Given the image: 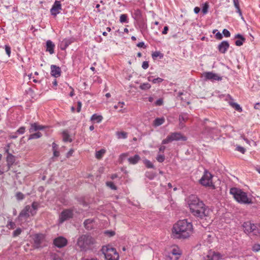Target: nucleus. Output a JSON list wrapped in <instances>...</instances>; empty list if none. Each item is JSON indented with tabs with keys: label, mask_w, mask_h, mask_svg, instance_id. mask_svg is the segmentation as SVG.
I'll use <instances>...</instances> for the list:
<instances>
[{
	"label": "nucleus",
	"mask_w": 260,
	"mask_h": 260,
	"mask_svg": "<svg viewBox=\"0 0 260 260\" xmlns=\"http://www.w3.org/2000/svg\"><path fill=\"white\" fill-rule=\"evenodd\" d=\"M202 77L204 78V80H210L212 82L214 81L221 80L222 77L219 76L217 74L214 73L212 72H205L202 74Z\"/></svg>",
	"instance_id": "nucleus-10"
},
{
	"label": "nucleus",
	"mask_w": 260,
	"mask_h": 260,
	"mask_svg": "<svg viewBox=\"0 0 260 260\" xmlns=\"http://www.w3.org/2000/svg\"><path fill=\"white\" fill-rule=\"evenodd\" d=\"M140 160V157L138 154H135L133 157H130L128 158V161L131 164H136Z\"/></svg>",
	"instance_id": "nucleus-26"
},
{
	"label": "nucleus",
	"mask_w": 260,
	"mask_h": 260,
	"mask_svg": "<svg viewBox=\"0 0 260 260\" xmlns=\"http://www.w3.org/2000/svg\"><path fill=\"white\" fill-rule=\"evenodd\" d=\"M215 37L217 40H221L222 39V35L220 32H217L215 34Z\"/></svg>",
	"instance_id": "nucleus-59"
},
{
	"label": "nucleus",
	"mask_w": 260,
	"mask_h": 260,
	"mask_svg": "<svg viewBox=\"0 0 260 260\" xmlns=\"http://www.w3.org/2000/svg\"><path fill=\"white\" fill-rule=\"evenodd\" d=\"M235 38L238 39V40L235 41V45L237 46H242L245 41V38L240 34L236 35Z\"/></svg>",
	"instance_id": "nucleus-21"
},
{
	"label": "nucleus",
	"mask_w": 260,
	"mask_h": 260,
	"mask_svg": "<svg viewBox=\"0 0 260 260\" xmlns=\"http://www.w3.org/2000/svg\"><path fill=\"white\" fill-rule=\"evenodd\" d=\"M67 240L62 237H58L53 241L54 244L58 248H62L67 244Z\"/></svg>",
	"instance_id": "nucleus-13"
},
{
	"label": "nucleus",
	"mask_w": 260,
	"mask_h": 260,
	"mask_svg": "<svg viewBox=\"0 0 260 260\" xmlns=\"http://www.w3.org/2000/svg\"><path fill=\"white\" fill-rule=\"evenodd\" d=\"M54 47L55 45L51 41L48 40L46 42V51L49 52L50 54L54 53Z\"/></svg>",
	"instance_id": "nucleus-22"
},
{
	"label": "nucleus",
	"mask_w": 260,
	"mask_h": 260,
	"mask_svg": "<svg viewBox=\"0 0 260 260\" xmlns=\"http://www.w3.org/2000/svg\"><path fill=\"white\" fill-rule=\"evenodd\" d=\"M207 260H220L223 258V255L219 252L210 251L207 255Z\"/></svg>",
	"instance_id": "nucleus-14"
},
{
	"label": "nucleus",
	"mask_w": 260,
	"mask_h": 260,
	"mask_svg": "<svg viewBox=\"0 0 260 260\" xmlns=\"http://www.w3.org/2000/svg\"><path fill=\"white\" fill-rule=\"evenodd\" d=\"M233 1L234 5L236 9V12L239 14V15L241 17V19L244 20V18L242 16V11L240 8L239 0H233Z\"/></svg>",
	"instance_id": "nucleus-25"
},
{
	"label": "nucleus",
	"mask_w": 260,
	"mask_h": 260,
	"mask_svg": "<svg viewBox=\"0 0 260 260\" xmlns=\"http://www.w3.org/2000/svg\"><path fill=\"white\" fill-rule=\"evenodd\" d=\"M82 107V103L80 101H78L77 102V112H80L81 111Z\"/></svg>",
	"instance_id": "nucleus-58"
},
{
	"label": "nucleus",
	"mask_w": 260,
	"mask_h": 260,
	"mask_svg": "<svg viewBox=\"0 0 260 260\" xmlns=\"http://www.w3.org/2000/svg\"><path fill=\"white\" fill-rule=\"evenodd\" d=\"M119 21L121 23H128L127 15L126 14H121L120 16Z\"/></svg>",
	"instance_id": "nucleus-37"
},
{
	"label": "nucleus",
	"mask_w": 260,
	"mask_h": 260,
	"mask_svg": "<svg viewBox=\"0 0 260 260\" xmlns=\"http://www.w3.org/2000/svg\"><path fill=\"white\" fill-rule=\"evenodd\" d=\"M25 127L24 126L20 127L16 132V134L22 135L25 133Z\"/></svg>",
	"instance_id": "nucleus-48"
},
{
	"label": "nucleus",
	"mask_w": 260,
	"mask_h": 260,
	"mask_svg": "<svg viewBox=\"0 0 260 260\" xmlns=\"http://www.w3.org/2000/svg\"><path fill=\"white\" fill-rule=\"evenodd\" d=\"M187 204L192 215L200 219L209 216L210 210L196 196L191 195L187 199Z\"/></svg>",
	"instance_id": "nucleus-1"
},
{
	"label": "nucleus",
	"mask_w": 260,
	"mask_h": 260,
	"mask_svg": "<svg viewBox=\"0 0 260 260\" xmlns=\"http://www.w3.org/2000/svg\"><path fill=\"white\" fill-rule=\"evenodd\" d=\"M151 85L148 83H144L140 85V88L142 90H148L151 88Z\"/></svg>",
	"instance_id": "nucleus-36"
},
{
	"label": "nucleus",
	"mask_w": 260,
	"mask_h": 260,
	"mask_svg": "<svg viewBox=\"0 0 260 260\" xmlns=\"http://www.w3.org/2000/svg\"><path fill=\"white\" fill-rule=\"evenodd\" d=\"M146 177L149 178L150 180H152L155 177V174L152 172H147L145 174Z\"/></svg>",
	"instance_id": "nucleus-40"
},
{
	"label": "nucleus",
	"mask_w": 260,
	"mask_h": 260,
	"mask_svg": "<svg viewBox=\"0 0 260 260\" xmlns=\"http://www.w3.org/2000/svg\"><path fill=\"white\" fill-rule=\"evenodd\" d=\"M75 39L73 38H66L63 39L59 44L60 49L64 50L70 45L74 42Z\"/></svg>",
	"instance_id": "nucleus-15"
},
{
	"label": "nucleus",
	"mask_w": 260,
	"mask_h": 260,
	"mask_svg": "<svg viewBox=\"0 0 260 260\" xmlns=\"http://www.w3.org/2000/svg\"><path fill=\"white\" fill-rule=\"evenodd\" d=\"M62 9L60 1H55L51 9L50 13L52 15L55 17L60 13V11Z\"/></svg>",
	"instance_id": "nucleus-12"
},
{
	"label": "nucleus",
	"mask_w": 260,
	"mask_h": 260,
	"mask_svg": "<svg viewBox=\"0 0 260 260\" xmlns=\"http://www.w3.org/2000/svg\"><path fill=\"white\" fill-rule=\"evenodd\" d=\"M182 140L185 141L187 138L180 132H174L170 134L166 139L162 141V144H167L174 141Z\"/></svg>",
	"instance_id": "nucleus-6"
},
{
	"label": "nucleus",
	"mask_w": 260,
	"mask_h": 260,
	"mask_svg": "<svg viewBox=\"0 0 260 260\" xmlns=\"http://www.w3.org/2000/svg\"><path fill=\"white\" fill-rule=\"evenodd\" d=\"M144 163L145 165L148 168H154V166L152 163L148 159H145L144 160Z\"/></svg>",
	"instance_id": "nucleus-42"
},
{
	"label": "nucleus",
	"mask_w": 260,
	"mask_h": 260,
	"mask_svg": "<svg viewBox=\"0 0 260 260\" xmlns=\"http://www.w3.org/2000/svg\"><path fill=\"white\" fill-rule=\"evenodd\" d=\"M7 161L9 166L12 165L15 161L14 156L12 154L8 153L7 156Z\"/></svg>",
	"instance_id": "nucleus-31"
},
{
	"label": "nucleus",
	"mask_w": 260,
	"mask_h": 260,
	"mask_svg": "<svg viewBox=\"0 0 260 260\" xmlns=\"http://www.w3.org/2000/svg\"><path fill=\"white\" fill-rule=\"evenodd\" d=\"M102 253L104 254L106 260H119V255L116 249L110 245H106L102 247Z\"/></svg>",
	"instance_id": "nucleus-5"
},
{
	"label": "nucleus",
	"mask_w": 260,
	"mask_h": 260,
	"mask_svg": "<svg viewBox=\"0 0 260 260\" xmlns=\"http://www.w3.org/2000/svg\"><path fill=\"white\" fill-rule=\"evenodd\" d=\"M124 105V103L122 102H119L117 105H115L114 106V108L115 109H118V108H123V106Z\"/></svg>",
	"instance_id": "nucleus-51"
},
{
	"label": "nucleus",
	"mask_w": 260,
	"mask_h": 260,
	"mask_svg": "<svg viewBox=\"0 0 260 260\" xmlns=\"http://www.w3.org/2000/svg\"><path fill=\"white\" fill-rule=\"evenodd\" d=\"M142 67L143 69H147L149 67L148 62L147 61H145L143 62Z\"/></svg>",
	"instance_id": "nucleus-57"
},
{
	"label": "nucleus",
	"mask_w": 260,
	"mask_h": 260,
	"mask_svg": "<svg viewBox=\"0 0 260 260\" xmlns=\"http://www.w3.org/2000/svg\"><path fill=\"white\" fill-rule=\"evenodd\" d=\"M200 8L198 7H196L194 8V12L196 14H198L200 12Z\"/></svg>",
	"instance_id": "nucleus-64"
},
{
	"label": "nucleus",
	"mask_w": 260,
	"mask_h": 260,
	"mask_svg": "<svg viewBox=\"0 0 260 260\" xmlns=\"http://www.w3.org/2000/svg\"><path fill=\"white\" fill-rule=\"evenodd\" d=\"M222 34L225 37H230L231 36L230 32L226 29H224L222 30Z\"/></svg>",
	"instance_id": "nucleus-53"
},
{
	"label": "nucleus",
	"mask_w": 260,
	"mask_h": 260,
	"mask_svg": "<svg viewBox=\"0 0 260 260\" xmlns=\"http://www.w3.org/2000/svg\"><path fill=\"white\" fill-rule=\"evenodd\" d=\"M163 104V100L162 99H159L155 103V105L157 106H161Z\"/></svg>",
	"instance_id": "nucleus-56"
},
{
	"label": "nucleus",
	"mask_w": 260,
	"mask_h": 260,
	"mask_svg": "<svg viewBox=\"0 0 260 260\" xmlns=\"http://www.w3.org/2000/svg\"><path fill=\"white\" fill-rule=\"evenodd\" d=\"M209 7V6L208 3L206 2L203 4L202 11L204 14H206L207 13Z\"/></svg>",
	"instance_id": "nucleus-39"
},
{
	"label": "nucleus",
	"mask_w": 260,
	"mask_h": 260,
	"mask_svg": "<svg viewBox=\"0 0 260 260\" xmlns=\"http://www.w3.org/2000/svg\"><path fill=\"white\" fill-rule=\"evenodd\" d=\"M188 118V115L187 113H182L179 115V120L180 124L183 126L182 122H185Z\"/></svg>",
	"instance_id": "nucleus-29"
},
{
	"label": "nucleus",
	"mask_w": 260,
	"mask_h": 260,
	"mask_svg": "<svg viewBox=\"0 0 260 260\" xmlns=\"http://www.w3.org/2000/svg\"><path fill=\"white\" fill-rule=\"evenodd\" d=\"M44 128H45L44 126L39 125L37 123L35 122V123H30V128H29V132L30 133H32L33 132H36L37 131L43 130Z\"/></svg>",
	"instance_id": "nucleus-19"
},
{
	"label": "nucleus",
	"mask_w": 260,
	"mask_h": 260,
	"mask_svg": "<svg viewBox=\"0 0 260 260\" xmlns=\"http://www.w3.org/2000/svg\"><path fill=\"white\" fill-rule=\"evenodd\" d=\"M165 157L164 155L158 154L156 157V160L159 162H162L165 160Z\"/></svg>",
	"instance_id": "nucleus-46"
},
{
	"label": "nucleus",
	"mask_w": 260,
	"mask_h": 260,
	"mask_svg": "<svg viewBox=\"0 0 260 260\" xmlns=\"http://www.w3.org/2000/svg\"><path fill=\"white\" fill-rule=\"evenodd\" d=\"M51 256L52 260H62L59 256L55 253L52 254Z\"/></svg>",
	"instance_id": "nucleus-55"
},
{
	"label": "nucleus",
	"mask_w": 260,
	"mask_h": 260,
	"mask_svg": "<svg viewBox=\"0 0 260 260\" xmlns=\"http://www.w3.org/2000/svg\"><path fill=\"white\" fill-rule=\"evenodd\" d=\"M16 197L17 200H22L24 198V196L22 193L18 192L16 193Z\"/></svg>",
	"instance_id": "nucleus-49"
},
{
	"label": "nucleus",
	"mask_w": 260,
	"mask_h": 260,
	"mask_svg": "<svg viewBox=\"0 0 260 260\" xmlns=\"http://www.w3.org/2000/svg\"><path fill=\"white\" fill-rule=\"evenodd\" d=\"M73 210L71 209H67L63 210L59 215V222L62 223L64 221L68 220L73 217Z\"/></svg>",
	"instance_id": "nucleus-8"
},
{
	"label": "nucleus",
	"mask_w": 260,
	"mask_h": 260,
	"mask_svg": "<svg viewBox=\"0 0 260 260\" xmlns=\"http://www.w3.org/2000/svg\"><path fill=\"white\" fill-rule=\"evenodd\" d=\"M230 47L229 43L226 41L221 42L218 46V51L221 53H225Z\"/></svg>",
	"instance_id": "nucleus-16"
},
{
	"label": "nucleus",
	"mask_w": 260,
	"mask_h": 260,
	"mask_svg": "<svg viewBox=\"0 0 260 260\" xmlns=\"http://www.w3.org/2000/svg\"><path fill=\"white\" fill-rule=\"evenodd\" d=\"M168 29H169V28L167 26H165L164 28V29L162 31V34L164 35L167 34L168 33Z\"/></svg>",
	"instance_id": "nucleus-62"
},
{
	"label": "nucleus",
	"mask_w": 260,
	"mask_h": 260,
	"mask_svg": "<svg viewBox=\"0 0 260 260\" xmlns=\"http://www.w3.org/2000/svg\"><path fill=\"white\" fill-rule=\"evenodd\" d=\"M252 249L254 252H258L260 251V244H255L252 246Z\"/></svg>",
	"instance_id": "nucleus-47"
},
{
	"label": "nucleus",
	"mask_w": 260,
	"mask_h": 260,
	"mask_svg": "<svg viewBox=\"0 0 260 260\" xmlns=\"http://www.w3.org/2000/svg\"><path fill=\"white\" fill-rule=\"evenodd\" d=\"M236 150L240 152L242 154H244L246 151L244 147L240 146H237L236 147Z\"/></svg>",
	"instance_id": "nucleus-50"
},
{
	"label": "nucleus",
	"mask_w": 260,
	"mask_h": 260,
	"mask_svg": "<svg viewBox=\"0 0 260 260\" xmlns=\"http://www.w3.org/2000/svg\"><path fill=\"white\" fill-rule=\"evenodd\" d=\"M30 209V206L29 205H27L25 207V208L21 211L19 213V216L20 217H25L27 218L29 216V211Z\"/></svg>",
	"instance_id": "nucleus-23"
},
{
	"label": "nucleus",
	"mask_w": 260,
	"mask_h": 260,
	"mask_svg": "<svg viewBox=\"0 0 260 260\" xmlns=\"http://www.w3.org/2000/svg\"><path fill=\"white\" fill-rule=\"evenodd\" d=\"M5 49L6 51V54L8 55L9 57L11 55V49L9 45H5Z\"/></svg>",
	"instance_id": "nucleus-44"
},
{
	"label": "nucleus",
	"mask_w": 260,
	"mask_h": 260,
	"mask_svg": "<svg viewBox=\"0 0 260 260\" xmlns=\"http://www.w3.org/2000/svg\"><path fill=\"white\" fill-rule=\"evenodd\" d=\"M230 105L234 108L236 111L238 112H241L242 109L240 106L236 103L233 102H230Z\"/></svg>",
	"instance_id": "nucleus-32"
},
{
	"label": "nucleus",
	"mask_w": 260,
	"mask_h": 260,
	"mask_svg": "<svg viewBox=\"0 0 260 260\" xmlns=\"http://www.w3.org/2000/svg\"><path fill=\"white\" fill-rule=\"evenodd\" d=\"M133 17L137 21L142 19V13L141 10L139 9L135 10L133 14Z\"/></svg>",
	"instance_id": "nucleus-24"
},
{
	"label": "nucleus",
	"mask_w": 260,
	"mask_h": 260,
	"mask_svg": "<svg viewBox=\"0 0 260 260\" xmlns=\"http://www.w3.org/2000/svg\"><path fill=\"white\" fill-rule=\"evenodd\" d=\"M21 232H22V230L20 228H18L13 232V236L14 237H17V236H19V235H20Z\"/></svg>",
	"instance_id": "nucleus-45"
},
{
	"label": "nucleus",
	"mask_w": 260,
	"mask_h": 260,
	"mask_svg": "<svg viewBox=\"0 0 260 260\" xmlns=\"http://www.w3.org/2000/svg\"><path fill=\"white\" fill-rule=\"evenodd\" d=\"M117 135L118 139H126L127 136V134L124 132H117Z\"/></svg>",
	"instance_id": "nucleus-38"
},
{
	"label": "nucleus",
	"mask_w": 260,
	"mask_h": 260,
	"mask_svg": "<svg viewBox=\"0 0 260 260\" xmlns=\"http://www.w3.org/2000/svg\"><path fill=\"white\" fill-rule=\"evenodd\" d=\"M62 137H63V140L64 142H72V139L70 138V135L69 134L66 132L64 131L62 133Z\"/></svg>",
	"instance_id": "nucleus-34"
},
{
	"label": "nucleus",
	"mask_w": 260,
	"mask_h": 260,
	"mask_svg": "<svg viewBox=\"0 0 260 260\" xmlns=\"http://www.w3.org/2000/svg\"><path fill=\"white\" fill-rule=\"evenodd\" d=\"M152 57L154 59H155L157 57L161 58L163 57V55L158 51H155L152 53Z\"/></svg>",
	"instance_id": "nucleus-41"
},
{
	"label": "nucleus",
	"mask_w": 260,
	"mask_h": 260,
	"mask_svg": "<svg viewBox=\"0 0 260 260\" xmlns=\"http://www.w3.org/2000/svg\"><path fill=\"white\" fill-rule=\"evenodd\" d=\"M94 219L93 218L87 219L83 223L84 228L87 230H91L94 228Z\"/></svg>",
	"instance_id": "nucleus-18"
},
{
	"label": "nucleus",
	"mask_w": 260,
	"mask_h": 260,
	"mask_svg": "<svg viewBox=\"0 0 260 260\" xmlns=\"http://www.w3.org/2000/svg\"><path fill=\"white\" fill-rule=\"evenodd\" d=\"M42 136V134L40 132H37L34 134H31L29 135L28 140L36 139L41 138Z\"/></svg>",
	"instance_id": "nucleus-33"
},
{
	"label": "nucleus",
	"mask_w": 260,
	"mask_h": 260,
	"mask_svg": "<svg viewBox=\"0 0 260 260\" xmlns=\"http://www.w3.org/2000/svg\"><path fill=\"white\" fill-rule=\"evenodd\" d=\"M53 156L54 157H58L59 155V152L57 151V149L53 150Z\"/></svg>",
	"instance_id": "nucleus-61"
},
{
	"label": "nucleus",
	"mask_w": 260,
	"mask_h": 260,
	"mask_svg": "<svg viewBox=\"0 0 260 260\" xmlns=\"http://www.w3.org/2000/svg\"><path fill=\"white\" fill-rule=\"evenodd\" d=\"M106 150L102 149L96 152L95 156L98 159H100L102 157L104 154L105 153Z\"/></svg>",
	"instance_id": "nucleus-35"
},
{
	"label": "nucleus",
	"mask_w": 260,
	"mask_h": 260,
	"mask_svg": "<svg viewBox=\"0 0 260 260\" xmlns=\"http://www.w3.org/2000/svg\"><path fill=\"white\" fill-rule=\"evenodd\" d=\"M106 185L112 190H116L117 189V187L114 185V184L112 182H111V181L107 182Z\"/></svg>",
	"instance_id": "nucleus-43"
},
{
	"label": "nucleus",
	"mask_w": 260,
	"mask_h": 260,
	"mask_svg": "<svg viewBox=\"0 0 260 260\" xmlns=\"http://www.w3.org/2000/svg\"><path fill=\"white\" fill-rule=\"evenodd\" d=\"M94 243V239L91 236L85 234L78 238L77 244L81 250H86Z\"/></svg>",
	"instance_id": "nucleus-4"
},
{
	"label": "nucleus",
	"mask_w": 260,
	"mask_h": 260,
	"mask_svg": "<svg viewBox=\"0 0 260 260\" xmlns=\"http://www.w3.org/2000/svg\"><path fill=\"white\" fill-rule=\"evenodd\" d=\"M165 119L164 117L156 118L153 121V124L154 126H158L165 122Z\"/></svg>",
	"instance_id": "nucleus-28"
},
{
	"label": "nucleus",
	"mask_w": 260,
	"mask_h": 260,
	"mask_svg": "<svg viewBox=\"0 0 260 260\" xmlns=\"http://www.w3.org/2000/svg\"><path fill=\"white\" fill-rule=\"evenodd\" d=\"M163 79L161 78L157 77L156 78H154L153 80H152V82L154 84L157 83H161L162 82Z\"/></svg>",
	"instance_id": "nucleus-52"
},
{
	"label": "nucleus",
	"mask_w": 260,
	"mask_h": 260,
	"mask_svg": "<svg viewBox=\"0 0 260 260\" xmlns=\"http://www.w3.org/2000/svg\"><path fill=\"white\" fill-rule=\"evenodd\" d=\"M182 254L180 249L177 247H174L167 256L168 260H178Z\"/></svg>",
	"instance_id": "nucleus-9"
},
{
	"label": "nucleus",
	"mask_w": 260,
	"mask_h": 260,
	"mask_svg": "<svg viewBox=\"0 0 260 260\" xmlns=\"http://www.w3.org/2000/svg\"><path fill=\"white\" fill-rule=\"evenodd\" d=\"M213 176L207 170H205L204 174L199 180L200 183L204 186H214L212 182Z\"/></svg>",
	"instance_id": "nucleus-7"
},
{
	"label": "nucleus",
	"mask_w": 260,
	"mask_h": 260,
	"mask_svg": "<svg viewBox=\"0 0 260 260\" xmlns=\"http://www.w3.org/2000/svg\"><path fill=\"white\" fill-rule=\"evenodd\" d=\"M73 152H74L73 149H70L69 150V151L67 153V157H70L72 155Z\"/></svg>",
	"instance_id": "nucleus-63"
},
{
	"label": "nucleus",
	"mask_w": 260,
	"mask_h": 260,
	"mask_svg": "<svg viewBox=\"0 0 260 260\" xmlns=\"http://www.w3.org/2000/svg\"><path fill=\"white\" fill-rule=\"evenodd\" d=\"M39 206V204L36 202H34L32 204L31 207H32L34 209L37 210Z\"/></svg>",
	"instance_id": "nucleus-54"
},
{
	"label": "nucleus",
	"mask_w": 260,
	"mask_h": 260,
	"mask_svg": "<svg viewBox=\"0 0 260 260\" xmlns=\"http://www.w3.org/2000/svg\"><path fill=\"white\" fill-rule=\"evenodd\" d=\"M51 75L55 78L59 77L61 75L60 68L56 65H51Z\"/></svg>",
	"instance_id": "nucleus-17"
},
{
	"label": "nucleus",
	"mask_w": 260,
	"mask_h": 260,
	"mask_svg": "<svg viewBox=\"0 0 260 260\" xmlns=\"http://www.w3.org/2000/svg\"><path fill=\"white\" fill-rule=\"evenodd\" d=\"M103 118L102 115H97L96 114H94L92 115V116L90 118V120L95 121L96 123H100Z\"/></svg>",
	"instance_id": "nucleus-27"
},
{
	"label": "nucleus",
	"mask_w": 260,
	"mask_h": 260,
	"mask_svg": "<svg viewBox=\"0 0 260 260\" xmlns=\"http://www.w3.org/2000/svg\"><path fill=\"white\" fill-rule=\"evenodd\" d=\"M243 227L244 232L247 234H249L253 232V229L251 227V223L250 222L247 221L244 222Z\"/></svg>",
	"instance_id": "nucleus-20"
},
{
	"label": "nucleus",
	"mask_w": 260,
	"mask_h": 260,
	"mask_svg": "<svg viewBox=\"0 0 260 260\" xmlns=\"http://www.w3.org/2000/svg\"><path fill=\"white\" fill-rule=\"evenodd\" d=\"M230 193L233 196L234 199L239 203L250 204L252 203L251 199L248 198L247 193L241 189L233 187L231 188Z\"/></svg>",
	"instance_id": "nucleus-3"
},
{
	"label": "nucleus",
	"mask_w": 260,
	"mask_h": 260,
	"mask_svg": "<svg viewBox=\"0 0 260 260\" xmlns=\"http://www.w3.org/2000/svg\"><path fill=\"white\" fill-rule=\"evenodd\" d=\"M32 239L34 242V246L39 248L41 247L44 239V236L42 234H36L32 236Z\"/></svg>",
	"instance_id": "nucleus-11"
},
{
	"label": "nucleus",
	"mask_w": 260,
	"mask_h": 260,
	"mask_svg": "<svg viewBox=\"0 0 260 260\" xmlns=\"http://www.w3.org/2000/svg\"><path fill=\"white\" fill-rule=\"evenodd\" d=\"M193 233L191 222L186 219L179 220L174 224L172 229V237L174 239H185L190 236Z\"/></svg>",
	"instance_id": "nucleus-2"
},
{
	"label": "nucleus",
	"mask_w": 260,
	"mask_h": 260,
	"mask_svg": "<svg viewBox=\"0 0 260 260\" xmlns=\"http://www.w3.org/2000/svg\"><path fill=\"white\" fill-rule=\"evenodd\" d=\"M137 21L141 31L144 30L147 28V24L143 18L137 20Z\"/></svg>",
	"instance_id": "nucleus-30"
},
{
	"label": "nucleus",
	"mask_w": 260,
	"mask_h": 260,
	"mask_svg": "<svg viewBox=\"0 0 260 260\" xmlns=\"http://www.w3.org/2000/svg\"><path fill=\"white\" fill-rule=\"evenodd\" d=\"M37 210L34 209L32 207H30V209L29 211V214L30 213L32 216H34L36 214Z\"/></svg>",
	"instance_id": "nucleus-60"
}]
</instances>
